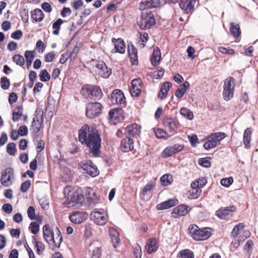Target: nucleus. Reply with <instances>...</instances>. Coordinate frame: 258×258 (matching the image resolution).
<instances>
[{
	"instance_id": "7",
	"label": "nucleus",
	"mask_w": 258,
	"mask_h": 258,
	"mask_svg": "<svg viewBox=\"0 0 258 258\" xmlns=\"http://www.w3.org/2000/svg\"><path fill=\"white\" fill-rule=\"evenodd\" d=\"M234 79L232 77H228L224 81L223 91L224 99L228 101L233 97L234 90Z\"/></svg>"
},
{
	"instance_id": "27",
	"label": "nucleus",
	"mask_w": 258,
	"mask_h": 258,
	"mask_svg": "<svg viewBox=\"0 0 258 258\" xmlns=\"http://www.w3.org/2000/svg\"><path fill=\"white\" fill-rule=\"evenodd\" d=\"M75 49L72 51H66L64 53L61 55L59 59V62L61 64H64L67 60L70 58V60L72 61L73 59H75L77 57V52H75Z\"/></svg>"
},
{
	"instance_id": "63",
	"label": "nucleus",
	"mask_w": 258,
	"mask_h": 258,
	"mask_svg": "<svg viewBox=\"0 0 258 258\" xmlns=\"http://www.w3.org/2000/svg\"><path fill=\"white\" fill-rule=\"evenodd\" d=\"M55 55L53 52H48L44 56V60L46 62H49L53 60Z\"/></svg>"
},
{
	"instance_id": "1",
	"label": "nucleus",
	"mask_w": 258,
	"mask_h": 258,
	"mask_svg": "<svg viewBox=\"0 0 258 258\" xmlns=\"http://www.w3.org/2000/svg\"><path fill=\"white\" fill-rule=\"evenodd\" d=\"M79 141L85 144L95 157L98 156L101 147V139L98 131L92 126L84 125L79 133Z\"/></svg>"
},
{
	"instance_id": "6",
	"label": "nucleus",
	"mask_w": 258,
	"mask_h": 258,
	"mask_svg": "<svg viewBox=\"0 0 258 258\" xmlns=\"http://www.w3.org/2000/svg\"><path fill=\"white\" fill-rule=\"evenodd\" d=\"M155 24V19L153 14L149 13L142 14L140 19L138 22V25L142 29H148L150 28Z\"/></svg>"
},
{
	"instance_id": "25",
	"label": "nucleus",
	"mask_w": 258,
	"mask_h": 258,
	"mask_svg": "<svg viewBox=\"0 0 258 258\" xmlns=\"http://www.w3.org/2000/svg\"><path fill=\"white\" fill-rule=\"evenodd\" d=\"M178 201L175 199H170L165 202H162L158 204L156 208L158 210H163L168 209L175 206Z\"/></svg>"
},
{
	"instance_id": "30",
	"label": "nucleus",
	"mask_w": 258,
	"mask_h": 258,
	"mask_svg": "<svg viewBox=\"0 0 258 258\" xmlns=\"http://www.w3.org/2000/svg\"><path fill=\"white\" fill-rule=\"evenodd\" d=\"M128 53L133 64H137L138 62V51L133 45L128 46Z\"/></svg>"
},
{
	"instance_id": "22",
	"label": "nucleus",
	"mask_w": 258,
	"mask_h": 258,
	"mask_svg": "<svg viewBox=\"0 0 258 258\" xmlns=\"http://www.w3.org/2000/svg\"><path fill=\"white\" fill-rule=\"evenodd\" d=\"M120 148L125 152L133 150L134 149V141L130 138L125 137L121 142Z\"/></svg>"
},
{
	"instance_id": "10",
	"label": "nucleus",
	"mask_w": 258,
	"mask_h": 258,
	"mask_svg": "<svg viewBox=\"0 0 258 258\" xmlns=\"http://www.w3.org/2000/svg\"><path fill=\"white\" fill-rule=\"evenodd\" d=\"M95 71L102 77L107 78L111 73V69H109L105 63L103 61H97L95 64Z\"/></svg>"
},
{
	"instance_id": "29",
	"label": "nucleus",
	"mask_w": 258,
	"mask_h": 258,
	"mask_svg": "<svg viewBox=\"0 0 258 258\" xmlns=\"http://www.w3.org/2000/svg\"><path fill=\"white\" fill-rule=\"evenodd\" d=\"M109 232L111 242L114 247H116L119 243V233L113 228L109 229Z\"/></svg>"
},
{
	"instance_id": "48",
	"label": "nucleus",
	"mask_w": 258,
	"mask_h": 258,
	"mask_svg": "<svg viewBox=\"0 0 258 258\" xmlns=\"http://www.w3.org/2000/svg\"><path fill=\"white\" fill-rule=\"evenodd\" d=\"M10 85L9 80L6 77H2L1 79V86L3 89L7 90Z\"/></svg>"
},
{
	"instance_id": "44",
	"label": "nucleus",
	"mask_w": 258,
	"mask_h": 258,
	"mask_svg": "<svg viewBox=\"0 0 258 258\" xmlns=\"http://www.w3.org/2000/svg\"><path fill=\"white\" fill-rule=\"evenodd\" d=\"M42 121H43L33 119L32 128L33 132L38 133L40 131Z\"/></svg>"
},
{
	"instance_id": "3",
	"label": "nucleus",
	"mask_w": 258,
	"mask_h": 258,
	"mask_svg": "<svg viewBox=\"0 0 258 258\" xmlns=\"http://www.w3.org/2000/svg\"><path fill=\"white\" fill-rule=\"evenodd\" d=\"M189 233L196 240H204L211 236V232L208 228L200 229L197 225L189 227Z\"/></svg>"
},
{
	"instance_id": "31",
	"label": "nucleus",
	"mask_w": 258,
	"mask_h": 258,
	"mask_svg": "<svg viewBox=\"0 0 258 258\" xmlns=\"http://www.w3.org/2000/svg\"><path fill=\"white\" fill-rule=\"evenodd\" d=\"M189 86V83L188 82H184L176 90L175 93V96L179 99L181 98Z\"/></svg>"
},
{
	"instance_id": "11",
	"label": "nucleus",
	"mask_w": 258,
	"mask_h": 258,
	"mask_svg": "<svg viewBox=\"0 0 258 258\" xmlns=\"http://www.w3.org/2000/svg\"><path fill=\"white\" fill-rule=\"evenodd\" d=\"M102 244L99 241H94L89 245L91 251V258H100L102 253Z\"/></svg>"
},
{
	"instance_id": "52",
	"label": "nucleus",
	"mask_w": 258,
	"mask_h": 258,
	"mask_svg": "<svg viewBox=\"0 0 258 258\" xmlns=\"http://www.w3.org/2000/svg\"><path fill=\"white\" fill-rule=\"evenodd\" d=\"M33 119L35 120L43 121V110L42 108H37Z\"/></svg>"
},
{
	"instance_id": "56",
	"label": "nucleus",
	"mask_w": 258,
	"mask_h": 258,
	"mask_svg": "<svg viewBox=\"0 0 258 258\" xmlns=\"http://www.w3.org/2000/svg\"><path fill=\"white\" fill-rule=\"evenodd\" d=\"M218 50L223 54L229 55H234L235 54L234 50L232 49H227L224 47H219Z\"/></svg>"
},
{
	"instance_id": "20",
	"label": "nucleus",
	"mask_w": 258,
	"mask_h": 258,
	"mask_svg": "<svg viewBox=\"0 0 258 258\" xmlns=\"http://www.w3.org/2000/svg\"><path fill=\"white\" fill-rule=\"evenodd\" d=\"M188 207L185 205H181L175 208L171 213L172 216L174 218H177L179 216L186 215L189 210Z\"/></svg>"
},
{
	"instance_id": "39",
	"label": "nucleus",
	"mask_w": 258,
	"mask_h": 258,
	"mask_svg": "<svg viewBox=\"0 0 258 258\" xmlns=\"http://www.w3.org/2000/svg\"><path fill=\"white\" fill-rule=\"evenodd\" d=\"M63 21L61 19H58L52 25V28L54 29L53 34L57 35L59 33L60 26L63 23Z\"/></svg>"
},
{
	"instance_id": "58",
	"label": "nucleus",
	"mask_w": 258,
	"mask_h": 258,
	"mask_svg": "<svg viewBox=\"0 0 258 258\" xmlns=\"http://www.w3.org/2000/svg\"><path fill=\"white\" fill-rule=\"evenodd\" d=\"M140 38L143 42L141 44L142 45L141 46V47L143 48L145 46V43H146L148 40V38H149L148 34V33H145V32L141 33Z\"/></svg>"
},
{
	"instance_id": "45",
	"label": "nucleus",
	"mask_w": 258,
	"mask_h": 258,
	"mask_svg": "<svg viewBox=\"0 0 258 258\" xmlns=\"http://www.w3.org/2000/svg\"><path fill=\"white\" fill-rule=\"evenodd\" d=\"M39 78L42 82H47L50 79V75L46 70H43L40 72Z\"/></svg>"
},
{
	"instance_id": "41",
	"label": "nucleus",
	"mask_w": 258,
	"mask_h": 258,
	"mask_svg": "<svg viewBox=\"0 0 258 258\" xmlns=\"http://www.w3.org/2000/svg\"><path fill=\"white\" fill-rule=\"evenodd\" d=\"M181 115L188 119L191 120L194 118V114L189 109L186 108H182L180 110Z\"/></svg>"
},
{
	"instance_id": "16",
	"label": "nucleus",
	"mask_w": 258,
	"mask_h": 258,
	"mask_svg": "<svg viewBox=\"0 0 258 258\" xmlns=\"http://www.w3.org/2000/svg\"><path fill=\"white\" fill-rule=\"evenodd\" d=\"M122 112V110L120 108L110 110L109 112L108 119L113 124H116L123 119Z\"/></svg>"
},
{
	"instance_id": "40",
	"label": "nucleus",
	"mask_w": 258,
	"mask_h": 258,
	"mask_svg": "<svg viewBox=\"0 0 258 258\" xmlns=\"http://www.w3.org/2000/svg\"><path fill=\"white\" fill-rule=\"evenodd\" d=\"M177 258H194V255L193 252L189 249H185L180 251Z\"/></svg>"
},
{
	"instance_id": "35",
	"label": "nucleus",
	"mask_w": 258,
	"mask_h": 258,
	"mask_svg": "<svg viewBox=\"0 0 258 258\" xmlns=\"http://www.w3.org/2000/svg\"><path fill=\"white\" fill-rule=\"evenodd\" d=\"M230 31L231 34L235 38L238 37L240 34V30L239 25L234 23H231L230 26Z\"/></svg>"
},
{
	"instance_id": "2",
	"label": "nucleus",
	"mask_w": 258,
	"mask_h": 258,
	"mask_svg": "<svg viewBox=\"0 0 258 258\" xmlns=\"http://www.w3.org/2000/svg\"><path fill=\"white\" fill-rule=\"evenodd\" d=\"M81 92L85 98L94 100H99L103 96V93L100 88L94 85L84 86Z\"/></svg>"
},
{
	"instance_id": "60",
	"label": "nucleus",
	"mask_w": 258,
	"mask_h": 258,
	"mask_svg": "<svg viewBox=\"0 0 258 258\" xmlns=\"http://www.w3.org/2000/svg\"><path fill=\"white\" fill-rule=\"evenodd\" d=\"M18 132L21 136H26L28 133V127L26 125L20 126Z\"/></svg>"
},
{
	"instance_id": "42",
	"label": "nucleus",
	"mask_w": 258,
	"mask_h": 258,
	"mask_svg": "<svg viewBox=\"0 0 258 258\" xmlns=\"http://www.w3.org/2000/svg\"><path fill=\"white\" fill-rule=\"evenodd\" d=\"M155 133L158 138H163L165 140L168 139L171 136V135H169L162 129L158 128L155 132Z\"/></svg>"
},
{
	"instance_id": "21",
	"label": "nucleus",
	"mask_w": 258,
	"mask_h": 258,
	"mask_svg": "<svg viewBox=\"0 0 258 258\" xmlns=\"http://www.w3.org/2000/svg\"><path fill=\"white\" fill-rule=\"evenodd\" d=\"M141 127L136 123L128 125L125 128V134L132 137H136L140 134Z\"/></svg>"
},
{
	"instance_id": "23",
	"label": "nucleus",
	"mask_w": 258,
	"mask_h": 258,
	"mask_svg": "<svg viewBox=\"0 0 258 258\" xmlns=\"http://www.w3.org/2000/svg\"><path fill=\"white\" fill-rule=\"evenodd\" d=\"M112 41L114 44V52H118L123 54L125 52V46L123 40L121 38L116 39L113 38Z\"/></svg>"
},
{
	"instance_id": "18",
	"label": "nucleus",
	"mask_w": 258,
	"mask_h": 258,
	"mask_svg": "<svg viewBox=\"0 0 258 258\" xmlns=\"http://www.w3.org/2000/svg\"><path fill=\"white\" fill-rule=\"evenodd\" d=\"M88 218L86 212L76 211L72 213L69 217L70 220L75 224H80Z\"/></svg>"
},
{
	"instance_id": "26",
	"label": "nucleus",
	"mask_w": 258,
	"mask_h": 258,
	"mask_svg": "<svg viewBox=\"0 0 258 258\" xmlns=\"http://www.w3.org/2000/svg\"><path fill=\"white\" fill-rule=\"evenodd\" d=\"M164 126L169 129V132L173 134L177 129V123L172 118H166L163 120Z\"/></svg>"
},
{
	"instance_id": "64",
	"label": "nucleus",
	"mask_w": 258,
	"mask_h": 258,
	"mask_svg": "<svg viewBox=\"0 0 258 258\" xmlns=\"http://www.w3.org/2000/svg\"><path fill=\"white\" fill-rule=\"evenodd\" d=\"M22 32L20 30H18L13 32L11 35L13 39L19 40L22 37Z\"/></svg>"
},
{
	"instance_id": "57",
	"label": "nucleus",
	"mask_w": 258,
	"mask_h": 258,
	"mask_svg": "<svg viewBox=\"0 0 258 258\" xmlns=\"http://www.w3.org/2000/svg\"><path fill=\"white\" fill-rule=\"evenodd\" d=\"M198 162L201 166L205 167H209L211 166V163L209 160L206 158L199 159Z\"/></svg>"
},
{
	"instance_id": "4",
	"label": "nucleus",
	"mask_w": 258,
	"mask_h": 258,
	"mask_svg": "<svg viewBox=\"0 0 258 258\" xmlns=\"http://www.w3.org/2000/svg\"><path fill=\"white\" fill-rule=\"evenodd\" d=\"M226 137L224 133H215L207 138V142L204 145L206 150H209L216 147L220 144V141Z\"/></svg>"
},
{
	"instance_id": "50",
	"label": "nucleus",
	"mask_w": 258,
	"mask_h": 258,
	"mask_svg": "<svg viewBox=\"0 0 258 258\" xmlns=\"http://www.w3.org/2000/svg\"><path fill=\"white\" fill-rule=\"evenodd\" d=\"M244 227V225L242 223H239V224L236 225L232 232V236L233 238H235L236 237H238V232L242 230Z\"/></svg>"
},
{
	"instance_id": "33",
	"label": "nucleus",
	"mask_w": 258,
	"mask_h": 258,
	"mask_svg": "<svg viewBox=\"0 0 258 258\" xmlns=\"http://www.w3.org/2000/svg\"><path fill=\"white\" fill-rule=\"evenodd\" d=\"M156 243V240L155 239L148 240L146 246V249L148 253H151L157 250V247Z\"/></svg>"
},
{
	"instance_id": "51",
	"label": "nucleus",
	"mask_w": 258,
	"mask_h": 258,
	"mask_svg": "<svg viewBox=\"0 0 258 258\" xmlns=\"http://www.w3.org/2000/svg\"><path fill=\"white\" fill-rule=\"evenodd\" d=\"M33 243H35V247L37 248V252L38 254H40L44 249V245L40 241H36L34 239Z\"/></svg>"
},
{
	"instance_id": "49",
	"label": "nucleus",
	"mask_w": 258,
	"mask_h": 258,
	"mask_svg": "<svg viewBox=\"0 0 258 258\" xmlns=\"http://www.w3.org/2000/svg\"><path fill=\"white\" fill-rule=\"evenodd\" d=\"M7 151L10 155H14L16 151V144L14 143H10L7 145Z\"/></svg>"
},
{
	"instance_id": "17",
	"label": "nucleus",
	"mask_w": 258,
	"mask_h": 258,
	"mask_svg": "<svg viewBox=\"0 0 258 258\" xmlns=\"http://www.w3.org/2000/svg\"><path fill=\"white\" fill-rule=\"evenodd\" d=\"M197 0H180L179 6L185 14L191 13L196 5Z\"/></svg>"
},
{
	"instance_id": "61",
	"label": "nucleus",
	"mask_w": 258,
	"mask_h": 258,
	"mask_svg": "<svg viewBox=\"0 0 258 258\" xmlns=\"http://www.w3.org/2000/svg\"><path fill=\"white\" fill-rule=\"evenodd\" d=\"M36 47L37 49L38 50V51L39 52H41V53H42L45 48V46L44 43L40 40H38L36 44Z\"/></svg>"
},
{
	"instance_id": "36",
	"label": "nucleus",
	"mask_w": 258,
	"mask_h": 258,
	"mask_svg": "<svg viewBox=\"0 0 258 258\" xmlns=\"http://www.w3.org/2000/svg\"><path fill=\"white\" fill-rule=\"evenodd\" d=\"M43 17V13L40 9H36L32 13V18L36 22L41 21Z\"/></svg>"
},
{
	"instance_id": "24",
	"label": "nucleus",
	"mask_w": 258,
	"mask_h": 258,
	"mask_svg": "<svg viewBox=\"0 0 258 258\" xmlns=\"http://www.w3.org/2000/svg\"><path fill=\"white\" fill-rule=\"evenodd\" d=\"M43 237L47 243L49 244H52V240H53V236L54 234L50 226L48 225H45L43 227Z\"/></svg>"
},
{
	"instance_id": "15",
	"label": "nucleus",
	"mask_w": 258,
	"mask_h": 258,
	"mask_svg": "<svg viewBox=\"0 0 258 258\" xmlns=\"http://www.w3.org/2000/svg\"><path fill=\"white\" fill-rule=\"evenodd\" d=\"M14 171L11 168H7L5 171L3 172L1 181L2 184L5 186H9L11 184V180L13 178Z\"/></svg>"
},
{
	"instance_id": "19",
	"label": "nucleus",
	"mask_w": 258,
	"mask_h": 258,
	"mask_svg": "<svg viewBox=\"0 0 258 258\" xmlns=\"http://www.w3.org/2000/svg\"><path fill=\"white\" fill-rule=\"evenodd\" d=\"M110 100L113 104H122L125 101V97L120 90H115L110 95Z\"/></svg>"
},
{
	"instance_id": "32",
	"label": "nucleus",
	"mask_w": 258,
	"mask_h": 258,
	"mask_svg": "<svg viewBox=\"0 0 258 258\" xmlns=\"http://www.w3.org/2000/svg\"><path fill=\"white\" fill-rule=\"evenodd\" d=\"M161 59V53L158 48L154 49L152 56L151 58V63L154 66H156Z\"/></svg>"
},
{
	"instance_id": "54",
	"label": "nucleus",
	"mask_w": 258,
	"mask_h": 258,
	"mask_svg": "<svg viewBox=\"0 0 258 258\" xmlns=\"http://www.w3.org/2000/svg\"><path fill=\"white\" fill-rule=\"evenodd\" d=\"M29 228L33 234H36L39 230V225L37 223L33 222L30 224Z\"/></svg>"
},
{
	"instance_id": "34",
	"label": "nucleus",
	"mask_w": 258,
	"mask_h": 258,
	"mask_svg": "<svg viewBox=\"0 0 258 258\" xmlns=\"http://www.w3.org/2000/svg\"><path fill=\"white\" fill-rule=\"evenodd\" d=\"M251 131L249 128H247L243 135V143L246 148H249L251 140Z\"/></svg>"
},
{
	"instance_id": "43",
	"label": "nucleus",
	"mask_w": 258,
	"mask_h": 258,
	"mask_svg": "<svg viewBox=\"0 0 258 258\" xmlns=\"http://www.w3.org/2000/svg\"><path fill=\"white\" fill-rule=\"evenodd\" d=\"M13 61L17 65L23 66L25 63L23 56L20 54H16L13 57Z\"/></svg>"
},
{
	"instance_id": "12",
	"label": "nucleus",
	"mask_w": 258,
	"mask_h": 258,
	"mask_svg": "<svg viewBox=\"0 0 258 258\" xmlns=\"http://www.w3.org/2000/svg\"><path fill=\"white\" fill-rule=\"evenodd\" d=\"M184 148L182 144H176L166 147L162 152L163 157H168L181 151Z\"/></svg>"
},
{
	"instance_id": "9",
	"label": "nucleus",
	"mask_w": 258,
	"mask_h": 258,
	"mask_svg": "<svg viewBox=\"0 0 258 258\" xmlns=\"http://www.w3.org/2000/svg\"><path fill=\"white\" fill-rule=\"evenodd\" d=\"M102 107V105L99 102L88 103L86 106V116L90 118L98 116L101 113Z\"/></svg>"
},
{
	"instance_id": "62",
	"label": "nucleus",
	"mask_w": 258,
	"mask_h": 258,
	"mask_svg": "<svg viewBox=\"0 0 258 258\" xmlns=\"http://www.w3.org/2000/svg\"><path fill=\"white\" fill-rule=\"evenodd\" d=\"M134 256H135L136 258H141V247L138 244H136L134 248Z\"/></svg>"
},
{
	"instance_id": "13",
	"label": "nucleus",
	"mask_w": 258,
	"mask_h": 258,
	"mask_svg": "<svg viewBox=\"0 0 258 258\" xmlns=\"http://www.w3.org/2000/svg\"><path fill=\"white\" fill-rule=\"evenodd\" d=\"M132 85L130 88V93L132 96L137 97L141 93L142 87V81L140 78L134 79L132 81Z\"/></svg>"
},
{
	"instance_id": "55",
	"label": "nucleus",
	"mask_w": 258,
	"mask_h": 258,
	"mask_svg": "<svg viewBox=\"0 0 258 258\" xmlns=\"http://www.w3.org/2000/svg\"><path fill=\"white\" fill-rule=\"evenodd\" d=\"M233 182V179L231 177L223 178L221 180V184L225 187H229Z\"/></svg>"
},
{
	"instance_id": "47",
	"label": "nucleus",
	"mask_w": 258,
	"mask_h": 258,
	"mask_svg": "<svg viewBox=\"0 0 258 258\" xmlns=\"http://www.w3.org/2000/svg\"><path fill=\"white\" fill-rule=\"evenodd\" d=\"M189 196L191 199H197L201 195L202 190L201 188L191 189L189 190Z\"/></svg>"
},
{
	"instance_id": "8",
	"label": "nucleus",
	"mask_w": 258,
	"mask_h": 258,
	"mask_svg": "<svg viewBox=\"0 0 258 258\" xmlns=\"http://www.w3.org/2000/svg\"><path fill=\"white\" fill-rule=\"evenodd\" d=\"M91 217L94 223L100 226L104 225L108 220L107 215L103 209H95L91 212Z\"/></svg>"
},
{
	"instance_id": "38",
	"label": "nucleus",
	"mask_w": 258,
	"mask_h": 258,
	"mask_svg": "<svg viewBox=\"0 0 258 258\" xmlns=\"http://www.w3.org/2000/svg\"><path fill=\"white\" fill-rule=\"evenodd\" d=\"M161 183L163 186H168L173 181L172 176L171 174H164L160 178Z\"/></svg>"
},
{
	"instance_id": "46",
	"label": "nucleus",
	"mask_w": 258,
	"mask_h": 258,
	"mask_svg": "<svg viewBox=\"0 0 258 258\" xmlns=\"http://www.w3.org/2000/svg\"><path fill=\"white\" fill-rule=\"evenodd\" d=\"M155 186V184L154 182H150L147 184L143 188L141 194L145 196L147 195L149 191H150L153 187Z\"/></svg>"
},
{
	"instance_id": "53",
	"label": "nucleus",
	"mask_w": 258,
	"mask_h": 258,
	"mask_svg": "<svg viewBox=\"0 0 258 258\" xmlns=\"http://www.w3.org/2000/svg\"><path fill=\"white\" fill-rule=\"evenodd\" d=\"M139 10H144L147 9H152V7L149 1H143L139 4Z\"/></svg>"
},
{
	"instance_id": "28",
	"label": "nucleus",
	"mask_w": 258,
	"mask_h": 258,
	"mask_svg": "<svg viewBox=\"0 0 258 258\" xmlns=\"http://www.w3.org/2000/svg\"><path fill=\"white\" fill-rule=\"evenodd\" d=\"M62 241V236L61 232L58 227H56L54 230V234L52 240V244H54L56 247H59Z\"/></svg>"
},
{
	"instance_id": "14",
	"label": "nucleus",
	"mask_w": 258,
	"mask_h": 258,
	"mask_svg": "<svg viewBox=\"0 0 258 258\" xmlns=\"http://www.w3.org/2000/svg\"><path fill=\"white\" fill-rule=\"evenodd\" d=\"M235 211L234 206L227 207L219 209L216 212V215L221 219H227L232 216V212Z\"/></svg>"
},
{
	"instance_id": "37",
	"label": "nucleus",
	"mask_w": 258,
	"mask_h": 258,
	"mask_svg": "<svg viewBox=\"0 0 258 258\" xmlns=\"http://www.w3.org/2000/svg\"><path fill=\"white\" fill-rule=\"evenodd\" d=\"M35 52L31 50H26L25 52L26 64L27 66H31L32 62L35 57Z\"/></svg>"
},
{
	"instance_id": "59",
	"label": "nucleus",
	"mask_w": 258,
	"mask_h": 258,
	"mask_svg": "<svg viewBox=\"0 0 258 258\" xmlns=\"http://www.w3.org/2000/svg\"><path fill=\"white\" fill-rule=\"evenodd\" d=\"M31 185V182L29 180H26L23 182L21 185V190L23 192H26L29 188Z\"/></svg>"
},
{
	"instance_id": "5",
	"label": "nucleus",
	"mask_w": 258,
	"mask_h": 258,
	"mask_svg": "<svg viewBox=\"0 0 258 258\" xmlns=\"http://www.w3.org/2000/svg\"><path fill=\"white\" fill-rule=\"evenodd\" d=\"M80 166L82 173L92 177H95L99 173L96 166L91 160L81 162L80 163Z\"/></svg>"
}]
</instances>
